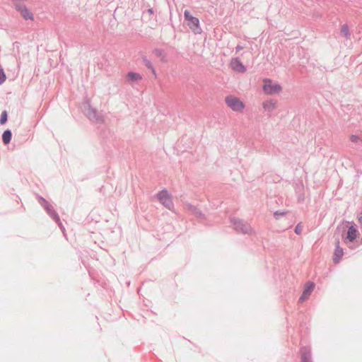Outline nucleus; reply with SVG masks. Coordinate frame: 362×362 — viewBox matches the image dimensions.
Wrapping results in <instances>:
<instances>
[{"label": "nucleus", "mask_w": 362, "mask_h": 362, "mask_svg": "<svg viewBox=\"0 0 362 362\" xmlns=\"http://www.w3.org/2000/svg\"><path fill=\"white\" fill-rule=\"evenodd\" d=\"M83 111L84 115L91 121L96 123H103V117L98 113V110L93 107L89 99H86L83 104Z\"/></svg>", "instance_id": "obj_1"}, {"label": "nucleus", "mask_w": 362, "mask_h": 362, "mask_svg": "<svg viewBox=\"0 0 362 362\" xmlns=\"http://www.w3.org/2000/svg\"><path fill=\"white\" fill-rule=\"evenodd\" d=\"M230 223L233 225L234 230L237 233L244 235H252L254 233L250 225L243 219L231 217L230 218Z\"/></svg>", "instance_id": "obj_2"}, {"label": "nucleus", "mask_w": 362, "mask_h": 362, "mask_svg": "<svg viewBox=\"0 0 362 362\" xmlns=\"http://www.w3.org/2000/svg\"><path fill=\"white\" fill-rule=\"evenodd\" d=\"M184 18L188 27L194 34H200L202 32L199 18L193 16L189 10L184 11Z\"/></svg>", "instance_id": "obj_3"}, {"label": "nucleus", "mask_w": 362, "mask_h": 362, "mask_svg": "<svg viewBox=\"0 0 362 362\" xmlns=\"http://www.w3.org/2000/svg\"><path fill=\"white\" fill-rule=\"evenodd\" d=\"M225 103L228 107L235 112H241L245 107L240 98L230 95L226 97Z\"/></svg>", "instance_id": "obj_4"}, {"label": "nucleus", "mask_w": 362, "mask_h": 362, "mask_svg": "<svg viewBox=\"0 0 362 362\" xmlns=\"http://www.w3.org/2000/svg\"><path fill=\"white\" fill-rule=\"evenodd\" d=\"M262 89L267 95H275L279 93L282 90V87L279 83H274L271 79L265 78L264 80Z\"/></svg>", "instance_id": "obj_5"}, {"label": "nucleus", "mask_w": 362, "mask_h": 362, "mask_svg": "<svg viewBox=\"0 0 362 362\" xmlns=\"http://www.w3.org/2000/svg\"><path fill=\"white\" fill-rule=\"evenodd\" d=\"M15 10L19 12L25 21H34L33 13L25 4L13 3Z\"/></svg>", "instance_id": "obj_6"}, {"label": "nucleus", "mask_w": 362, "mask_h": 362, "mask_svg": "<svg viewBox=\"0 0 362 362\" xmlns=\"http://www.w3.org/2000/svg\"><path fill=\"white\" fill-rule=\"evenodd\" d=\"M358 234V227L354 223H352V224L349 226V227L348 228V230L346 235L343 236L342 239L344 242L347 245L349 243H353L354 240H356Z\"/></svg>", "instance_id": "obj_7"}, {"label": "nucleus", "mask_w": 362, "mask_h": 362, "mask_svg": "<svg viewBox=\"0 0 362 362\" xmlns=\"http://www.w3.org/2000/svg\"><path fill=\"white\" fill-rule=\"evenodd\" d=\"M315 288V283L311 281L306 282L304 285L303 292L298 299L299 303L307 300Z\"/></svg>", "instance_id": "obj_8"}, {"label": "nucleus", "mask_w": 362, "mask_h": 362, "mask_svg": "<svg viewBox=\"0 0 362 362\" xmlns=\"http://www.w3.org/2000/svg\"><path fill=\"white\" fill-rule=\"evenodd\" d=\"M230 68L238 73H245L247 71L246 66L243 64L239 57H233L230 62Z\"/></svg>", "instance_id": "obj_9"}, {"label": "nucleus", "mask_w": 362, "mask_h": 362, "mask_svg": "<svg viewBox=\"0 0 362 362\" xmlns=\"http://www.w3.org/2000/svg\"><path fill=\"white\" fill-rule=\"evenodd\" d=\"M185 209L189 211L192 215L195 216L196 218H200V219H204L205 218V214L196 206L187 203L185 205Z\"/></svg>", "instance_id": "obj_10"}, {"label": "nucleus", "mask_w": 362, "mask_h": 362, "mask_svg": "<svg viewBox=\"0 0 362 362\" xmlns=\"http://www.w3.org/2000/svg\"><path fill=\"white\" fill-rule=\"evenodd\" d=\"M301 362H313L311 348L309 346H303L300 349Z\"/></svg>", "instance_id": "obj_11"}, {"label": "nucleus", "mask_w": 362, "mask_h": 362, "mask_svg": "<svg viewBox=\"0 0 362 362\" xmlns=\"http://www.w3.org/2000/svg\"><path fill=\"white\" fill-rule=\"evenodd\" d=\"M344 255V250L339 245V239H337L335 241V249L333 255V262L334 264H339Z\"/></svg>", "instance_id": "obj_12"}, {"label": "nucleus", "mask_w": 362, "mask_h": 362, "mask_svg": "<svg viewBox=\"0 0 362 362\" xmlns=\"http://www.w3.org/2000/svg\"><path fill=\"white\" fill-rule=\"evenodd\" d=\"M37 200L40 206L43 208V209L46 211L47 215L50 214L52 211L55 210L54 206L49 203V202L45 199L42 196L37 195Z\"/></svg>", "instance_id": "obj_13"}, {"label": "nucleus", "mask_w": 362, "mask_h": 362, "mask_svg": "<svg viewBox=\"0 0 362 362\" xmlns=\"http://www.w3.org/2000/svg\"><path fill=\"white\" fill-rule=\"evenodd\" d=\"M48 216L52 219V221H54L58 225L59 228L62 230L63 233L65 235V228H64L62 222L61 221L59 215L57 213V211L56 210H54Z\"/></svg>", "instance_id": "obj_14"}, {"label": "nucleus", "mask_w": 362, "mask_h": 362, "mask_svg": "<svg viewBox=\"0 0 362 362\" xmlns=\"http://www.w3.org/2000/svg\"><path fill=\"white\" fill-rule=\"evenodd\" d=\"M142 61H143L144 65L148 69H150L151 71L152 74L156 77L157 76L156 71V69H155L152 62H151V60L148 59L147 57L144 55V56H142Z\"/></svg>", "instance_id": "obj_15"}, {"label": "nucleus", "mask_w": 362, "mask_h": 362, "mask_svg": "<svg viewBox=\"0 0 362 362\" xmlns=\"http://www.w3.org/2000/svg\"><path fill=\"white\" fill-rule=\"evenodd\" d=\"M12 135L13 134H12V132L11 129H7L4 131L1 138H2V141L5 145L10 144V142L12 139Z\"/></svg>", "instance_id": "obj_16"}, {"label": "nucleus", "mask_w": 362, "mask_h": 362, "mask_svg": "<svg viewBox=\"0 0 362 362\" xmlns=\"http://www.w3.org/2000/svg\"><path fill=\"white\" fill-rule=\"evenodd\" d=\"M157 199L161 203L165 199L170 197V194H169L167 189L164 188L162 190L159 191L156 194Z\"/></svg>", "instance_id": "obj_17"}, {"label": "nucleus", "mask_w": 362, "mask_h": 362, "mask_svg": "<svg viewBox=\"0 0 362 362\" xmlns=\"http://www.w3.org/2000/svg\"><path fill=\"white\" fill-rule=\"evenodd\" d=\"M262 106H263V108L264 109V110L268 111V112H272L274 110V108L276 107V103L272 100H267L263 103Z\"/></svg>", "instance_id": "obj_18"}, {"label": "nucleus", "mask_w": 362, "mask_h": 362, "mask_svg": "<svg viewBox=\"0 0 362 362\" xmlns=\"http://www.w3.org/2000/svg\"><path fill=\"white\" fill-rule=\"evenodd\" d=\"M127 77L131 81H138L142 79V76L140 74L134 71H129Z\"/></svg>", "instance_id": "obj_19"}, {"label": "nucleus", "mask_w": 362, "mask_h": 362, "mask_svg": "<svg viewBox=\"0 0 362 362\" xmlns=\"http://www.w3.org/2000/svg\"><path fill=\"white\" fill-rule=\"evenodd\" d=\"M153 53L160 59L161 62H165L167 61L166 54L162 49L156 48L153 49Z\"/></svg>", "instance_id": "obj_20"}, {"label": "nucleus", "mask_w": 362, "mask_h": 362, "mask_svg": "<svg viewBox=\"0 0 362 362\" xmlns=\"http://www.w3.org/2000/svg\"><path fill=\"white\" fill-rule=\"evenodd\" d=\"M341 33L346 37V39L349 40L351 38V33L349 30V26L346 24L341 25Z\"/></svg>", "instance_id": "obj_21"}, {"label": "nucleus", "mask_w": 362, "mask_h": 362, "mask_svg": "<svg viewBox=\"0 0 362 362\" xmlns=\"http://www.w3.org/2000/svg\"><path fill=\"white\" fill-rule=\"evenodd\" d=\"M8 122V112L6 110H4L1 112L0 115V124L3 125L6 124Z\"/></svg>", "instance_id": "obj_22"}, {"label": "nucleus", "mask_w": 362, "mask_h": 362, "mask_svg": "<svg viewBox=\"0 0 362 362\" xmlns=\"http://www.w3.org/2000/svg\"><path fill=\"white\" fill-rule=\"evenodd\" d=\"M161 204L168 209H171V208L173 206V202L171 197L168 198L167 199H165L163 202H161Z\"/></svg>", "instance_id": "obj_23"}, {"label": "nucleus", "mask_w": 362, "mask_h": 362, "mask_svg": "<svg viewBox=\"0 0 362 362\" xmlns=\"http://www.w3.org/2000/svg\"><path fill=\"white\" fill-rule=\"evenodd\" d=\"M6 80V76L3 68H0V85Z\"/></svg>", "instance_id": "obj_24"}, {"label": "nucleus", "mask_w": 362, "mask_h": 362, "mask_svg": "<svg viewBox=\"0 0 362 362\" xmlns=\"http://www.w3.org/2000/svg\"><path fill=\"white\" fill-rule=\"evenodd\" d=\"M286 211H280V210H278V211H276L274 213V217L276 218V219H279L281 216H284V215L286 214Z\"/></svg>", "instance_id": "obj_25"}, {"label": "nucleus", "mask_w": 362, "mask_h": 362, "mask_svg": "<svg viewBox=\"0 0 362 362\" xmlns=\"http://www.w3.org/2000/svg\"><path fill=\"white\" fill-rule=\"evenodd\" d=\"M302 230H303V226H302V223L301 222L298 223L296 226H295V228H294V232L297 235H300L301 233H302Z\"/></svg>", "instance_id": "obj_26"}, {"label": "nucleus", "mask_w": 362, "mask_h": 362, "mask_svg": "<svg viewBox=\"0 0 362 362\" xmlns=\"http://www.w3.org/2000/svg\"><path fill=\"white\" fill-rule=\"evenodd\" d=\"M350 140L351 142L356 143L359 140V137L357 135L352 134L350 136Z\"/></svg>", "instance_id": "obj_27"}, {"label": "nucleus", "mask_w": 362, "mask_h": 362, "mask_svg": "<svg viewBox=\"0 0 362 362\" xmlns=\"http://www.w3.org/2000/svg\"><path fill=\"white\" fill-rule=\"evenodd\" d=\"M243 49V47L240 45H238L236 47H235V52H238L240 51H241L242 49Z\"/></svg>", "instance_id": "obj_28"}, {"label": "nucleus", "mask_w": 362, "mask_h": 362, "mask_svg": "<svg viewBox=\"0 0 362 362\" xmlns=\"http://www.w3.org/2000/svg\"><path fill=\"white\" fill-rule=\"evenodd\" d=\"M146 12L147 13H148L149 15H153L154 13V10L152 8H149L148 9L146 10Z\"/></svg>", "instance_id": "obj_29"}, {"label": "nucleus", "mask_w": 362, "mask_h": 362, "mask_svg": "<svg viewBox=\"0 0 362 362\" xmlns=\"http://www.w3.org/2000/svg\"><path fill=\"white\" fill-rule=\"evenodd\" d=\"M358 221L359 223L361 224V227L362 228V212L358 216Z\"/></svg>", "instance_id": "obj_30"}, {"label": "nucleus", "mask_w": 362, "mask_h": 362, "mask_svg": "<svg viewBox=\"0 0 362 362\" xmlns=\"http://www.w3.org/2000/svg\"><path fill=\"white\" fill-rule=\"evenodd\" d=\"M349 248H351V249H354V247L350 245V246H349Z\"/></svg>", "instance_id": "obj_31"}, {"label": "nucleus", "mask_w": 362, "mask_h": 362, "mask_svg": "<svg viewBox=\"0 0 362 362\" xmlns=\"http://www.w3.org/2000/svg\"><path fill=\"white\" fill-rule=\"evenodd\" d=\"M361 244H362V237H361Z\"/></svg>", "instance_id": "obj_32"}]
</instances>
